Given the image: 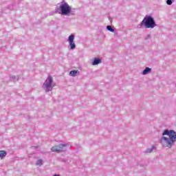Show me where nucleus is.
I'll list each match as a JSON object with an SVG mask.
<instances>
[{"label":"nucleus","instance_id":"obj_9","mask_svg":"<svg viewBox=\"0 0 176 176\" xmlns=\"http://www.w3.org/2000/svg\"><path fill=\"white\" fill-rule=\"evenodd\" d=\"M101 63V59H98V58H95L94 62L92 63L93 65H97L98 64H100Z\"/></svg>","mask_w":176,"mask_h":176},{"label":"nucleus","instance_id":"obj_12","mask_svg":"<svg viewBox=\"0 0 176 176\" xmlns=\"http://www.w3.org/2000/svg\"><path fill=\"white\" fill-rule=\"evenodd\" d=\"M153 149H155V147H152L151 149H147L146 152L147 153H151V152H152V151H153Z\"/></svg>","mask_w":176,"mask_h":176},{"label":"nucleus","instance_id":"obj_1","mask_svg":"<svg viewBox=\"0 0 176 176\" xmlns=\"http://www.w3.org/2000/svg\"><path fill=\"white\" fill-rule=\"evenodd\" d=\"M163 137L161 138V144L165 148L173 146L176 140V133L173 130H165L162 133Z\"/></svg>","mask_w":176,"mask_h":176},{"label":"nucleus","instance_id":"obj_11","mask_svg":"<svg viewBox=\"0 0 176 176\" xmlns=\"http://www.w3.org/2000/svg\"><path fill=\"white\" fill-rule=\"evenodd\" d=\"M107 28L110 32H115V30H113L111 25H107Z\"/></svg>","mask_w":176,"mask_h":176},{"label":"nucleus","instance_id":"obj_6","mask_svg":"<svg viewBox=\"0 0 176 176\" xmlns=\"http://www.w3.org/2000/svg\"><path fill=\"white\" fill-rule=\"evenodd\" d=\"M74 39H75V36L74 34H71L68 38V42L69 43L70 49L74 50L76 46L75 45V43L74 42Z\"/></svg>","mask_w":176,"mask_h":176},{"label":"nucleus","instance_id":"obj_8","mask_svg":"<svg viewBox=\"0 0 176 176\" xmlns=\"http://www.w3.org/2000/svg\"><path fill=\"white\" fill-rule=\"evenodd\" d=\"M151 71H152V69L146 67V69L142 72V75H148Z\"/></svg>","mask_w":176,"mask_h":176},{"label":"nucleus","instance_id":"obj_2","mask_svg":"<svg viewBox=\"0 0 176 176\" xmlns=\"http://www.w3.org/2000/svg\"><path fill=\"white\" fill-rule=\"evenodd\" d=\"M142 23L144 24L146 28H155V27H156L155 19H153V18L151 16L144 17L142 21Z\"/></svg>","mask_w":176,"mask_h":176},{"label":"nucleus","instance_id":"obj_7","mask_svg":"<svg viewBox=\"0 0 176 176\" xmlns=\"http://www.w3.org/2000/svg\"><path fill=\"white\" fill-rule=\"evenodd\" d=\"M80 72L78 70H72L69 72L70 76H77V75H79Z\"/></svg>","mask_w":176,"mask_h":176},{"label":"nucleus","instance_id":"obj_13","mask_svg":"<svg viewBox=\"0 0 176 176\" xmlns=\"http://www.w3.org/2000/svg\"><path fill=\"white\" fill-rule=\"evenodd\" d=\"M37 166H42V160H38L37 161Z\"/></svg>","mask_w":176,"mask_h":176},{"label":"nucleus","instance_id":"obj_3","mask_svg":"<svg viewBox=\"0 0 176 176\" xmlns=\"http://www.w3.org/2000/svg\"><path fill=\"white\" fill-rule=\"evenodd\" d=\"M43 87L46 92L52 90L53 87H54V85H53V77H52V76H47V78L43 85Z\"/></svg>","mask_w":176,"mask_h":176},{"label":"nucleus","instance_id":"obj_4","mask_svg":"<svg viewBox=\"0 0 176 176\" xmlns=\"http://www.w3.org/2000/svg\"><path fill=\"white\" fill-rule=\"evenodd\" d=\"M59 8L61 12V14H63V16H67V14H69V13H71L72 10L71 6L65 1L61 2Z\"/></svg>","mask_w":176,"mask_h":176},{"label":"nucleus","instance_id":"obj_10","mask_svg":"<svg viewBox=\"0 0 176 176\" xmlns=\"http://www.w3.org/2000/svg\"><path fill=\"white\" fill-rule=\"evenodd\" d=\"M6 156V151H0V158L3 159Z\"/></svg>","mask_w":176,"mask_h":176},{"label":"nucleus","instance_id":"obj_14","mask_svg":"<svg viewBox=\"0 0 176 176\" xmlns=\"http://www.w3.org/2000/svg\"><path fill=\"white\" fill-rule=\"evenodd\" d=\"M166 3H167V5H172L173 4V1L171 0H167L166 1Z\"/></svg>","mask_w":176,"mask_h":176},{"label":"nucleus","instance_id":"obj_5","mask_svg":"<svg viewBox=\"0 0 176 176\" xmlns=\"http://www.w3.org/2000/svg\"><path fill=\"white\" fill-rule=\"evenodd\" d=\"M65 146H67V145L60 144L58 146H52L51 150H52V152H56V153H60V152H64V151H65Z\"/></svg>","mask_w":176,"mask_h":176}]
</instances>
